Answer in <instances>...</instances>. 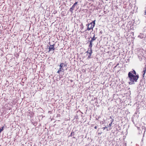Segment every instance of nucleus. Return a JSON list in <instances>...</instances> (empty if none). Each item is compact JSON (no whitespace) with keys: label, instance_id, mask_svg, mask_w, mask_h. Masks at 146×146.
<instances>
[{"label":"nucleus","instance_id":"13","mask_svg":"<svg viewBox=\"0 0 146 146\" xmlns=\"http://www.w3.org/2000/svg\"><path fill=\"white\" fill-rule=\"evenodd\" d=\"M113 122V120L108 125V127H110L112 124V122Z\"/></svg>","mask_w":146,"mask_h":146},{"label":"nucleus","instance_id":"14","mask_svg":"<svg viewBox=\"0 0 146 146\" xmlns=\"http://www.w3.org/2000/svg\"><path fill=\"white\" fill-rule=\"evenodd\" d=\"M4 129V127H3L1 128H0V131L1 132L2 131H3Z\"/></svg>","mask_w":146,"mask_h":146},{"label":"nucleus","instance_id":"18","mask_svg":"<svg viewBox=\"0 0 146 146\" xmlns=\"http://www.w3.org/2000/svg\"><path fill=\"white\" fill-rule=\"evenodd\" d=\"M107 128H108V127L106 126L104 127H103L102 128V129H103L104 130L106 129H107Z\"/></svg>","mask_w":146,"mask_h":146},{"label":"nucleus","instance_id":"11","mask_svg":"<svg viewBox=\"0 0 146 146\" xmlns=\"http://www.w3.org/2000/svg\"><path fill=\"white\" fill-rule=\"evenodd\" d=\"M74 135H75V133H74V132H73V131H72L71 132V133L70 136H71V137L74 136Z\"/></svg>","mask_w":146,"mask_h":146},{"label":"nucleus","instance_id":"22","mask_svg":"<svg viewBox=\"0 0 146 146\" xmlns=\"http://www.w3.org/2000/svg\"><path fill=\"white\" fill-rule=\"evenodd\" d=\"M73 138H75V137H74V136L73 137Z\"/></svg>","mask_w":146,"mask_h":146},{"label":"nucleus","instance_id":"2","mask_svg":"<svg viewBox=\"0 0 146 146\" xmlns=\"http://www.w3.org/2000/svg\"><path fill=\"white\" fill-rule=\"evenodd\" d=\"M133 123L135 125V126H136L137 128L139 131V134H141L143 133V134H144L146 131L145 127L143 126H138L137 125V124L136 123H135L134 122H133Z\"/></svg>","mask_w":146,"mask_h":146},{"label":"nucleus","instance_id":"21","mask_svg":"<svg viewBox=\"0 0 146 146\" xmlns=\"http://www.w3.org/2000/svg\"><path fill=\"white\" fill-rule=\"evenodd\" d=\"M94 128L95 129H97V126H95Z\"/></svg>","mask_w":146,"mask_h":146},{"label":"nucleus","instance_id":"5","mask_svg":"<svg viewBox=\"0 0 146 146\" xmlns=\"http://www.w3.org/2000/svg\"><path fill=\"white\" fill-rule=\"evenodd\" d=\"M55 44H53L52 45H50V46L49 47V51L48 52H50V51H52V50H53L54 51L55 49V48H54Z\"/></svg>","mask_w":146,"mask_h":146},{"label":"nucleus","instance_id":"9","mask_svg":"<svg viewBox=\"0 0 146 146\" xmlns=\"http://www.w3.org/2000/svg\"><path fill=\"white\" fill-rule=\"evenodd\" d=\"M80 29L81 30H82L84 29V26L83 25L82 23H81V24L80 25Z\"/></svg>","mask_w":146,"mask_h":146},{"label":"nucleus","instance_id":"10","mask_svg":"<svg viewBox=\"0 0 146 146\" xmlns=\"http://www.w3.org/2000/svg\"><path fill=\"white\" fill-rule=\"evenodd\" d=\"M92 43H90V44L89 46V47L90 48V50H91V49L92 50Z\"/></svg>","mask_w":146,"mask_h":146},{"label":"nucleus","instance_id":"6","mask_svg":"<svg viewBox=\"0 0 146 146\" xmlns=\"http://www.w3.org/2000/svg\"><path fill=\"white\" fill-rule=\"evenodd\" d=\"M60 67H61L62 68H63L64 67H66L67 66V65L66 64L64 63H61L60 65Z\"/></svg>","mask_w":146,"mask_h":146},{"label":"nucleus","instance_id":"8","mask_svg":"<svg viewBox=\"0 0 146 146\" xmlns=\"http://www.w3.org/2000/svg\"><path fill=\"white\" fill-rule=\"evenodd\" d=\"M93 34H94V36H93V37H92L91 36L90 37V38H91V39L93 41H94V40H95L96 39V38H97V37H95V34L94 33H92Z\"/></svg>","mask_w":146,"mask_h":146},{"label":"nucleus","instance_id":"1","mask_svg":"<svg viewBox=\"0 0 146 146\" xmlns=\"http://www.w3.org/2000/svg\"><path fill=\"white\" fill-rule=\"evenodd\" d=\"M128 77L130 80L129 84L130 85H132L134 84L135 82H137L139 76L138 74H137L135 71L133 70L132 71L129 72Z\"/></svg>","mask_w":146,"mask_h":146},{"label":"nucleus","instance_id":"16","mask_svg":"<svg viewBox=\"0 0 146 146\" xmlns=\"http://www.w3.org/2000/svg\"><path fill=\"white\" fill-rule=\"evenodd\" d=\"M88 41L90 42V43H92V42L94 41L92 39L91 40H89Z\"/></svg>","mask_w":146,"mask_h":146},{"label":"nucleus","instance_id":"19","mask_svg":"<svg viewBox=\"0 0 146 146\" xmlns=\"http://www.w3.org/2000/svg\"><path fill=\"white\" fill-rule=\"evenodd\" d=\"M89 51H90V50H89V49L88 48V50L86 52V53H88V52H90Z\"/></svg>","mask_w":146,"mask_h":146},{"label":"nucleus","instance_id":"7","mask_svg":"<svg viewBox=\"0 0 146 146\" xmlns=\"http://www.w3.org/2000/svg\"><path fill=\"white\" fill-rule=\"evenodd\" d=\"M90 50V52H88L89 54L88 55V56L87 57L88 59H90L91 58V56L92 54V50L91 49V50Z\"/></svg>","mask_w":146,"mask_h":146},{"label":"nucleus","instance_id":"12","mask_svg":"<svg viewBox=\"0 0 146 146\" xmlns=\"http://www.w3.org/2000/svg\"><path fill=\"white\" fill-rule=\"evenodd\" d=\"M58 70L60 71H64V69L63 68H62L61 67H60V68Z\"/></svg>","mask_w":146,"mask_h":146},{"label":"nucleus","instance_id":"17","mask_svg":"<svg viewBox=\"0 0 146 146\" xmlns=\"http://www.w3.org/2000/svg\"><path fill=\"white\" fill-rule=\"evenodd\" d=\"M143 71V72H145V73L146 72V68H144V70Z\"/></svg>","mask_w":146,"mask_h":146},{"label":"nucleus","instance_id":"15","mask_svg":"<svg viewBox=\"0 0 146 146\" xmlns=\"http://www.w3.org/2000/svg\"><path fill=\"white\" fill-rule=\"evenodd\" d=\"M142 72L143 73V74L142 75V76L143 77L142 78H143L144 77L145 74V72H143V71Z\"/></svg>","mask_w":146,"mask_h":146},{"label":"nucleus","instance_id":"20","mask_svg":"<svg viewBox=\"0 0 146 146\" xmlns=\"http://www.w3.org/2000/svg\"><path fill=\"white\" fill-rule=\"evenodd\" d=\"M60 72H61V71H59V70H58V71H57V73H60Z\"/></svg>","mask_w":146,"mask_h":146},{"label":"nucleus","instance_id":"3","mask_svg":"<svg viewBox=\"0 0 146 146\" xmlns=\"http://www.w3.org/2000/svg\"><path fill=\"white\" fill-rule=\"evenodd\" d=\"M95 20H94L93 21L90 23L87 24L86 25L87 27V29L85 31H90L91 29H92V30L93 28L95 26Z\"/></svg>","mask_w":146,"mask_h":146},{"label":"nucleus","instance_id":"23","mask_svg":"<svg viewBox=\"0 0 146 146\" xmlns=\"http://www.w3.org/2000/svg\"><path fill=\"white\" fill-rule=\"evenodd\" d=\"M107 131H108V129H107Z\"/></svg>","mask_w":146,"mask_h":146},{"label":"nucleus","instance_id":"4","mask_svg":"<svg viewBox=\"0 0 146 146\" xmlns=\"http://www.w3.org/2000/svg\"><path fill=\"white\" fill-rule=\"evenodd\" d=\"M78 3V2H76L75 3H74V4L72 6L71 8H70V11L72 13H73V11L74 9V8L75 7V6Z\"/></svg>","mask_w":146,"mask_h":146}]
</instances>
